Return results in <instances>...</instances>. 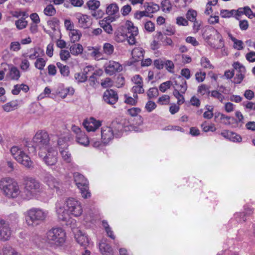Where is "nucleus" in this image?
<instances>
[{
	"label": "nucleus",
	"mask_w": 255,
	"mask_h": 255,
	"mask_svg": "<svg viewBox=\"0 0 255 255\" xmlns=\"http://www.w3.org/2000/svg\"><path fill=\"white\" fill-rule=\"evenodd\" d=\"M0 189L8 198L15 199L20 195L21 191L18 183L11 178H2L0 180Z\"/></svg>",
	"instance_id": "nucleus-1"
},
{
	"label": "nucleus",
	"mask_w": 255,
	"mask_h": 255,
	"mask_svg": "<svg viewBox=\"0 0 255 255\" xmlns=\"http://www.w3.org/2000/svg\"><path fill=\"white\" fill-rule=\"evenodd\" d=\"M126 26L127 33H125L120 29L118 30L115 33V40L117 42H123L127 40L129 44L133 45L136 42L135 37L138 33V28L130 21L126 22Z\"/></svg>",
	"instance_id": "nucleus-2"
},
{
	"label": "nucleus",
	"mask_w": 255,
	"mask_h": 255,
	"mask_svg": "<svg viewBox=\"0 0 255 255\" xmlns=\"http://www.w3.org/2000/svg\"><path fill=\"white\" fill-rule=\"evenodd\" d=\"M24 186L21 197L25 199H30L42 191V184L38 180L32 177H26Z\"/></svg>",
	"instance_id": "nucleus-3"
},
{
	"label": "nucleus",
	"mask_w": 255,
	"mask_h": 255,
	"mask_svg": "<svg viewBox=\"0 0 255 255\" xmlns=\"http://www.w3.org/2000/svg\"><path fill=\"white\" fill-rule=\"evenodd\" d=\"M48 211L40 208H32L25 213L26 222L29 226H35L46 218Z\"/></svg>",
	"instance_id": "nucleus-4"
},
{
	"label": "nucleus",
	"mask_w": 255,
	"mask_h": 255,
	"mask_svg": "<svg viewBox=\"0 0 255 255\" xmlns=\"http://www.w3.org/2000/svg\"><path fill=\"white\" fill-rule=\"evenodd\" d=\"M66 237V233L62 228H52L46 233V241L51 245L60 247L65 242Z\"/></svg>",
	"instance_id": "nucleus-5"
},
{
	"label": "nucleus",
	"mask_w": 255,
	"mask_h": 255,
	"mask_svg": "<svg viewBox=\"0 0 255 255\" xmlns=\"http://www.w3.org/2000/svg\"><path fill=\"white\" fill-rule=\"evenodd\" d=\"M50 138L48 133L43 130L38 131L32 139V149H38L39 151L46 150L50 147Z\"/></svg>",
	"instance_id": "nucleus-6"
},
{
	"label": "nucleus",
	"mask_w": 255,
	"mask_h": 255,
	"mask_svg": "<svg viewBox=\"0 0 255 255\" xmlns=\"http://www.w3.org/2000/svg\"><path fill=\"white\" fill-rule=\"evenodd\" d=\"M11 155L19 163L28 169H32L34 164L30 157L18 146H13L10 150Z\"/></svg>",
	"instance_id": "nucleus-7"
},
{
	"label": "nucleus",
	"mask_w": 255,
	"mask_h": 255,
	"mask_svg": "<svg viewBox=\"0 0 255 255\" xmlns=\"http://www.w3.org/2000/svg\"><path fill=\"white\" fill-rule=\"evenodd\" d=\"M73 177L76 185L80 190L82 197L87 198L90 197L88 182L84 176L78 172H75L73 174Z\"/></svg>",
	"instance_id": "nucleus-8"
},
{
	"label": "nucleus",
	"mask_w": 255,
	"mask_h": 255,
	"mask_svg": "<svg viewBox=\"0 0 255 255\" xmlns=\"http://www.w3.org/2000/svg\"><path fill=\"white\" fill-rule=\"evenodd\" d=\"M39 155L48 166L54 165L58 161L57 151L52 147L46 150L39 151Z\"/></svg>",
	"instance_id": "nucleus-9"
},
{
	"label": "nucleus",
	"mask_w": 255,
	"mask_h": 255,
	"mask_svg": "<svg viewBox=\"0 0 255 255\" xmlns=\"http://www.w3.org/2000/svg\"><path fill=\"white\" fill-rule=\"evenodd\" d=\"M67 208L70 214L74 217H79L83 213V208L81 203L74 198H69L65 202Z\"/></svg>",
	"instance_id": "nucleus-10"
},
{
	"label": "nucleus",
	"mask_w": 255,
	"mask_h": 255,
	"mask_svg": "<svg viewBox=\"0 0 255 255\" xmlns=\"http://www.w3.org/2000/svg\"><path fill=\"white\" fill-rule=\"evenodd\" d=\"M11 235V230L9 224L4 220L0 219V241H8Z\"/></svg>",
	"instance_id": "nucleus-11"
},
{
	"label": "nucleus",
	"mask_w": 255,
	"mask_h": 255,
	"mask_svg": "<svg viewBox=\"0 0 255 255\" xmlns=\"http://www.w3.org/2000/svg\"><path fill=\"white\" fill-rule=\"evenodd\" d=\"M44 180L45 183L50 189L55 190L57 192L60 190L62 183L51 174H46Z\"/></svg>",
	"instance_id": "nucleus-12"
},
{
	"label": "nucleus",
	"mask_w": 255,
	"mask_h": 255,
	"mask_svg": "<svg viewBox=\"0 0 255 255\" xmlns=\"http://www.w3.org/2000/svg\"><path fill=\"white\" fill-rule=\"evenodd\" d=\"M104 67L105 72L110 76L116 72H120L123 70L122 65L119 62L112 60L106 63Z\"/></svg>",
	"instance_id": "nucleus-13"
},
{
	"label": "nucleus",
	"mask_w": 255,
	"mask_h": 255,
	"mask_svg": "<svg viewBox=\"0 0 255 255\" xmlns=\"http://www.w3.org/2000/svg\"><path fill=\"white\" fill-rule=\"evenodd\" d=\"M83 125L88 131H95L101 126L102 124L101 121L91 117L85 120Z\"/></svg>",
	"instance_id": "nucleus-14"
},
{
	"label": "nucleus",
	"mask_w": 255,
	"mask_h": 255,
	"mask_svg": "<svg viewBox=\"0 0 255 255\" xmlns=\"http://www.w3.org/2000/svg\"><path fill=\"white\" fill-rule=\"evenodd\" d=\"M234 68L237 71L236 77L234 79V83L235 84H240L244 78V75L246 73L245 67L239 62H235L233 64Z\"/></svg>",
	"instance_id": "nucleus-15"
},
{
	"label": "nucleus",
	"mask_w": 255,
	"mask_h": 255,
	"mask_svg": "<svg viewBox=\"0 0 255 255\" xmlns=\"http://www.w3.org/2000/svg\"><path fill=\"white\" fill-rule=\"evenodd\" d=\"M103 98L107 104L114 105L117 102L119 97L116 91L112 89H108L104 92Z\"/></svg>",
	"instance_id": "nucleus-16"
},
{
	"label": "nucleus",
	"mask_w": 255,
	"mask_h": 255,
	"mask_svg": "<svg viewBox=\"0 0 255 255\" xmlns=\"http://www.w3.org/2000/svg\"><path fill=\"white\" fill-rule=\"evenodd\" d=\"M66 205L57 203L56 204V213L58 219L63 221H66L71 215L69 210L65 209Z\"/></svg>",
	"instance_id": "nucleus-17"
},
{
	"label": "nucleus",
	"mask_w": 255,
	"mask_h": 255,
	"mask_svg": "<svg viewBox=\"0 0 255 255\" xmlns=\"http://www.w3.org/2000/svg\"><path fill=\"white\" fill-rule=\"evenodd\" d=\"M214 37L215 41H213L212 39H211L209 41V44L212 47L218 49L224 46L223 37L217 30H215Z\"/></svg>",
	"instance_id": "nucleus-18"
},
{
	"label": "nucleus",
	"mask_w": 255,
	"mask_h": 255,
	"mask_svg": "<svg viewBox=\"0 0 255 255\" xmlns=\"http://www.w3.org/2000/svg\"><path fill=\"white\" fill-rule=\"evenodd\" d=\"M115 135L114 130L109 127H104L101 128V137L103 142L108 143Z\"/></svg>",
	"instance_id": "nucleus-19"
},
{
	"label": "nucleus",
	"mask_w": 255,
	"mask_h": 255,
	"mask_svg": "<svg viewBox=\"0 0 255 255\" xmlns=\"http://www.w3.org/2000/svg\"><path fill=\"white\" fill-rule=\"evenodd\" d=\"M178 80L174 81L175 87L174 89H177L179 92H181L182 94H185L187 89V84L186 80L180 76L178 77Z\"/></svg>",
	"instance_id": "nucleus-20"
},
{
	"label": "nucleus",
	"mask_w": 255,
	"mask_h": 255,
	"mask_svg": "<svg viewBox=\"0 0 255 255\" xmlns=\"http://www.w3.org/2000/svg\"><path fill=\"white\" fill-rule=\"evenodd\" d=\"M75 238L77 243L81 246L86 248L89 245V239L85 234L81 231H78L75 235Z\"/></svg>",
	"instance_id": "nucleus-21"
},
{
	"label": "nucleus",
	"mask_w": 255,
	"mask_h": 255,
	"mask_svg": "<svg viewBox=\"0 0 255 255\" xmlns=\"http://www.w3.org/2000/svg\"><path fill=\"white\" fill-rule=\"evenodd\" d=\"M76 18L80 27L86 28L90 25V22L89 21V17L87 15L78 13L76 15Z\"/></svg>",
	"instance_id": "nucleus-22"
},
{
	"label": "nucleus",
	"mask_w": 255,
	"mask_h": 255,
	"mask_svg": "<svg viewBox=\"0 0 255 255\" xmlns=\"http://www.w3.org/2000/svg\"><path fill=\"white\" fill-rule=\"evenodd\" d=\"M99 249L103 255H113V251L112 247L106 242L105 240H102L99 244Z\"/></svg>",
	"instance_id": "nucleus-23"
},
{
	"label": "nucleus",
	"mask_w": 255,
	"mask_h": 255,
	"mask_svg": "<svg viewBox=\"0 0 255 255\" xmlns=\"http://www.w3.org/2000/svg\"><path fill=\"white\" fill-rule=\"evenodd\" d=\"M155 37L159 40H160L164 45H169L172 47L173 46V43L172 39L167 37L165 34H163L161 32H158Z\"/></svg>",
	"instance_id": "nucleus-24"
},
{
	"label": "nucleus",
	"mask_w": 255,
	"mask_h": 255,
	"mask_svg": "<svg viewBox=\"0 0 255 255\" xmlns=\"http://www.w3.org/2000/svg\"><path fill=\"white\" fill-rule=\"evenodd\" d=\"M59 151L62 159L66 162L70 163L71 161L72 157L71 153L68 150V144H66L63 147H60Z\"/></svg>",
	"instance_id": "nucleus-25"
},
{
	"label": "nucleus",
	"mask_w": 255,
	"mask_h": 255,
	"mask_svg": "<svg viewBox=\"0 0 255 255\" xmlns=\"http://www.w3.org/2000/svg\"><path fill=\"white\" fill-rule=\"evenodd\" d=\"M75 138L76 142L81 145L87 146L89 144V138L84 131L76 135Z\"/></svg>",
	"instance_id": "nucleus-26"
},
{
	"label": "nucleus",
	"mask_w": 255,
	"mask_h": 255,
	"mask_svg": "<svg viewBox=\"0 0 255 255\" xmlns=\"http://www.w3.org/2000/svg\"><path fill=\"white\" fill-rule=\"evenodd\" d=\"M69 50L70 53L75 56L81 54L83 50V46L79 43H72L71 45H69Z\"/></svg>",
	"instance_id": "nucleus-27"
},
{
	"label": "nucleus",
	"mask_w": 255,
	"mask_h": 255,
	"mask_svg": "<svg viewBox=\"0 0 255 255\" xmlns=\"http://www.w3.org/2000/svg\"><path fill=\"white\" fill-rule=\"evenodd\" d=\"M7 69L9 70V76L11 80H17L20 76V72L17 67L9 65Z\"/></svg>",
	"instance_id": "nucleus-28"
},
{
	"label": "nucleus",
	"mask_w": 255,
	"mask_h": 255,
	"mask_svg": "<svg viewBox=\"0 0 255 255\" xmlns=\"http://www.w3.org/2000/svg\"><path fill=\"white\" fill-rule=\"evenodd\" d=\"M69 35L70 36V42L72 43H74L79 41L81 38L82 34L80 30L74 29L69 31Z\"/></svg>",
	"instance_id": "nucleus-29"
},
{
	"label": "nucleus",
	"mask_w": 255,
	"mask_h": 255,
	"mask_svg": "<svg viewBox=\"0 0 255 255\" xmlns=\"http://www.w3.org/2000/svg\"><path fill=\"white\" fill-rule=\"evenodd\" d=\"M3 255H22L12 247L6 245L2 248Z\"/></svg>",
	"instance_id": "nucleus-30"
},
{
	"label": "nucleus",
	"mask_w": 255,
	"mask_h": 255,
	"mask_svg": "<svg viewBox=\"0 0 255 255\" xmlns=\"http://www.w3.org/2000/svg\"><path fill=\"white\" fill-rule=\"evenodd\" d=\"M144 53V51L142 48L136 47L132 50L131 55L132 57L137 60L143 57Z\"/></svg>",
	"instance_id": "nucleus-31"
},
{
	"label": "nucleus",
	"mask_w": 255,
	"mask_h": 255,
	"mask_svg": "<svg viewBox=\"0 0 255 255\" xmlns=\"http://www.w3.org/2000/svg\"><path fill=\"white\" fill-rule=\"evenodd\" d=\"M18 106L16 100L10 101L2 106L3 110L6 112L12 111L17 108Z\"/></svg>",
	"instance_id": "nucleus-32"
},
{
	"label": "nucleus",
	"mask_w": 255,
	"mask_h": 255,
	"mask_svg": "<svg viewBox=\"0 0 255 255\" xmlns=\"http://www.w3.org/2000/svg\"><path fill=\"white\" fill-rule=\"evenodd\" d=\"M119 12V7L116 3H111L109 5L106 9V13L109 15L116 14Z\"/></svg>",
	"instance_id": "nucleus-33"
},
{
	"label": "nucleus",
	"mask_w": 255,
	"mask_h": 255,
	"mask_svg": "<svg viewBox=\"0 0 255 255\" xmlns=\"http://www.w3.org/2000/svg\"><path fill=\"white\" fill-rule=\"evenodd\" d=\"M114 127L115 135L116 137L120 136L121 134L127 129H125L123 125L120 123H115L113 124Z\"/></svg>",
	"instance_id": "nucleus-34"
},
{
	"label": "nucleus",
	"mask_w": 255,
	"mask_h": 255,
	"mask_svg": "<svg viewBox=\"0 0 255 255\" xmlns=\"http://www.w3.org/2000/svg\"><path fill=\"white\" fill-rule=\"evenodd\" d=\"M216 118H219L221 122L226 125H230L231 124V117L227 116L222 113H219L215 115Z\"/></svg>",
	"instance_id": "nucleus-35"
},
{
	"label": "nucleus",
	"mask_w": 255,
	"mask_h": 255,
	"mask_svg": "<svg viewBox=\"0 0 255 255\" xmlns=\"http://www.w3.org/2000/svg\"><path fill=\"white\" fill-rule=\"evenodd\" d=\"M57 67L59 69L61 74L64 76H68L69 74V67L66 65H64L60 62H57L56 63Z\"/></svg>",
	"instance_id": "nucleus-36"
},
{
	"label": "nucleus",
	"mask_w": 255,
	"mask_h": 255,
	"mask_svg": "<svg viewBox=\"0 0 255 255\" xmlns=\"http://www.w3.org/2000/svg\"><path fill=\"white\" fill-rule=\"evenodd\" d=\"M27 21L25 20V18H24V17H21L15 22V26L18 30L25 28L27 26Z\"/></svg>",
	"instance_id": "nucleus-37"
},
{
	"label": "nucleus",
	"mask_w": 255,
	"mask_h": 255,
	"mask_svg": "<svg viewBox=\"0 0 255 255\" xmlns=\"http://www.w3.org/2000/svg\"><path fill=\"white\" fill-rule=\"evenodd\" d=\"M92 51L91 53V56L97 60H99L103 59L102 57V53L100 51V49L97 47H92Z\"/></svg>",
	"instance_id": "nucleus-38"
},
{
	"label": "nucleus",
	"mask_w": 255,
	"mask_h": 255,
	"mask_svg": "<svg viewBox=\"0 0 255 255\" xmlns=\"http://www.w3.org/2000/svg\"><path fill=\"white\" fill-rule=\"evenodd\" d=\"M174 96L177 99V104L178 105H181L185 102L183 94L179 92L177 89H174L173 92Z\"/></svg>",
	"instance_id": "nucleus-39"
},
{
	"label": "nucleus",
	"mask_w": 255,
	"mask_h": 255,
	"mask_svg": "<svg viewBox=\"0 0 255 255\" xmlns=\"http://www.w3.org/2000/svg\"><path fill=\"white\" fill-rule=\"evenodd\" d=\"M101 27L108 34H111L113 32V28L110 23H107L105 20H101L99 22Z\"/></svg>",
	"instance_id": "nucleus-40"
},
{
	"label": "nucleus",
	"mask_w": 255,
	"mask_h": 255,
	"mask_svg": "<svg viewBox=\"0 0 255 255\" xmlns=\"http://www.w3.org/2000/svg\"><path fill=\"white\" fill-rule=\"evenodd\" d=\"M114 47L110 43H106L103 45V51L105 54L110 55L114 52Z\"/></svg>",
	"instance_id": "nucleus-41"
},
{
	"label": "nucleus",
	"mask_w": 255,
	"mask_h": 255,
	"mask_svg": "<svg viewBox=\"0 0 255 255\" xmlns=\"http://www.w3.org/2000/svg\"><path fill=\"white\" fill-rule=\"evenodd\" d=\"M197 92L201 96H204L206 94L209 95L210 93L209 87L206 85L202 84L198 87Z\"/></svg>",
	"instance_id": "nucleus-42"
},
{
	"label": "nucleus",
	"mask_w": 255,
	"mask_h": 255,
	"mask_svg": "<svg viewBox=\"0 0 255 255\" xmlns=\"http://www.w3.org/2000/svg\"><path fill=\"white\" fill-rule=\"evenodd\" d=\"M44 13L47 16H53L56 13V9L52 4H48L44 9Z\"/></svg>",
	"instance_id": "nucleus-43"
},
{
	"label": "nucleus",
	"mask_w": 255,
	"mask_h": 255,
	"mask_svg": "<svg viewBox=\"0 0 255 255\" xmlns=\"http://www.w3.org/2000/svg\"><path fill=\"white\" fill-rule=\"evenodd\" d=\"M201 128L205 132L209 131H214L216 130V128L214 124L208 125L207 122H205L202 124Z\"/></svg>",
	"instance_id": "nucleus-44"
},
{
	"label": "nucleus",
	"mask_w": 255,
	"mask_h": 255,
	"mask_svg": "<svg viewBox=\"0 0 255 255\" xmlns=\"http://www.w3.org/2000/svg\"><path fill=\"white\" fill-rule=\"evenodd\" d=\"M46 64V61L42 58H37L34 63L35 67L39 70H42Z\"/></svg>",
	"instance_id": "nucleus-45"
},
{
	"label": "nucleus",
	"mask_w": 255,
	"mask_h": 255,
	"mask_svg": "<svg viewBox=\"0 0 255 255\" xmlns=\"http://www.w3.org/2000/svg\"><path fill=\"white\" fill-rule=\"evenodd\" d=\"M161 8L164 12H169L172 9L170 1L168 0H163L161 2Z\"/></svg>",
	"instance_id": "nucleus-46"
},
{
	"label": "nucleus",
	"mask_w": 255,
	"mask_h": 255,
	"mask_svg": "<svg viewBox=\"0 0 255 255\" xmlns=\"http://www.w3.org/2000/svg\"><path fill=\"white\" fill-rule=\"evenodd\" d=\"M172 85H173V83L171 81H167L165 82L161 83L160 85V86L159 87V89L161 92L164 93L167 89L170 88L171 86Z\"/></svg>",
	"instance_id": "nucleus-47"
},
{
	"label": "nucleus",
	"mask_w": 255,
	"mask_h": 255,
	"mask_svg": "<svg viewBox=\"0 0 255 255\" xmlns=\"http://www.w3.org/2000/svg\"><path fill=\"white\" fill-rule=\"evenodd\" d=\"M102 225L104 227L107 235L112 239H115V236L113 234V231L111 230L108 223L106 221H103Z\"/></svg>",
	"instance_id": "nucleus-48"
},
{
	"label": "nucleus",
	"mask_w": 255,
	"mask_h": 255,
	"mask_svg": "<svg viewBox=\"0 0 255 255\" xmlns=\"http://www.w3.org/2000/svg\"><path fill=\"white\" fill-rule=\"evenodd\" d=\"M87 4L89 9L95 10L99 7L100 3L98 0H91L87 2Z\"/></svg>",
	"instance_id": "nucleus-49"
},
{
	"label": "nucleus",
	"mask_w": 255,
	"mask_h": 255,
	"mask_svg": "<svg viewBox=\"0 0 255 255\" xmlns=\"http://www.w3.org/2000/svg\"><path fill=\"white\" fill-rule=\"evenodd\" d=\"M197 13L194 10H189L187 13L186 17L188 20L193 22L196 20Z\"/></svg>",
	"instance_id": "nucleus-50"
},
{
	"label": "nucleus",
	"mask_w": 255,
	"mask_h": 255,
	"mask_svg": "<svg viewBox=\"0 0 255 255\" xmlns=\"http://www.w3.org/2000/svg\"><path fill=\"white\" fill-rule=\"evenodd\" d=\"M201 65L205 68L213 69V66L210 63V60L206 57H202L201 59Z\"/></svg>",
	"instance_id": "nucleus-51"
},
{
	"label": "nucleus",
	"mask_w": 255,
	"mask_h": 255,
	"mask_svg": "<svg viewBox=\"0 0 255 255\" xmlns=\"http://www.w3.org/2000/svg\"><path fill=\"white\" fill-rule=\"evenodd\" d=\"M74 77L78 82H84L87 79V76L83 72L82 73H76Z\"/></svg>",
	"instance_id": "nucleus-52"
},
{
	"label": "nucleus",
	"mask_w": 255,
	"mask_h": 255,
	"mask_svg": "<svg viewBox=\"0 0 255 255\" xmlns=\"http://www.w3.org/2000/svg\"><path fill=\"white\" fill-rule=\"evenodd\" d=\"M164 66H165L166 69L169 72L173 73L174 69V64L173 62L169 60L164 61Z\"/></svg>",
	"instance_id": "nucleus-53"
},
{
	"label": "nucleus",
	"mask_w": 255,
	"mask_h": 255,
	"mask_svg": "<svg viewBox=\"0 0 255 255\" xmlns=\"http://www.w3.org/2000/svg\"><path fill=\"white\" fill-rule=\"evenodd\" d=\"M149 99L156 98L158 95V90L156 88H150L147 93Z\"/></svg>",
	"instance_id": "nucleus-54"
},
{
	"label": "nucleus",
	"mask_w": 255,
	"mask_h": 255,
	"mask_svg": "<svg viewBox=\"0 0 255 255\" xmlns=\"http://www.w3.org/2000/svg\"><path fill=\"white\" fill-rule=\"evenodd\" d=\"M235 12V10H229L227 9H222L221 10L220 14L223 18H229L231 17Z\"/></svg>",
	"instance_id": "nucleus-55"
},
{
	"label": "nucleus",
	"mask_w": 255,
	"mask_h": 255,
	"mask_svg": "<svg viewBox=\"0 0 255 255\" xmlns=\"http://www.w3.org/2000/svg\"><path fill=\"white\" fill-rule=\"evenodd\" d=\"M170 102V97L167 95H164L160 97L157 103L160 105H167Z\"/></svg>",
	"instance_id": "nucleus-56"
},
{
	"label": "nucleus",
	"mask_w": 255,
	"mask_h": 255,
	"mask_svg": "<svg viewBox=\"0 0 255 255\" xmlns=\"http://www.w3.org/2000/svg\"><path fill=\"white\" fill-rule=\"evenodd\" d=\"M211 96L219 100L221 102H223L225 97L224 96L218 91L214 90L211 92Z\"/></svg>",
	"instance_id": "nucleus-57"
},
{
	"label": "nucleus",
	"mask_w": 255,
	"mask_h": 255,
	"mask_svg": "<svg viewBox=\"0 0 255 255\" xmlns=\"http://www.w3.org/2000/svg\"><path fill=\"white\" fill-rule=\"evenodd\" d=\"M70 51L67 50H61L60 52V57L62 61H67L70 57Z\"/></svg>",
	"instance_id": "nucleus-58"
},
{
	"label": "nucleus",
	"mask_w": 255,
	"mask_h": 255,
	"mask_svg": "<svg viewBox=\"0 0 255 255\" xmlns=\"http://www.w3.org/2000/svg\"><path fill=\"white\" fill-rule=\"evenodd\" d=\"M242 137L236 133L232 131L229 139L233 142H240L242 141Z\"/></svg>",
	"instance_id": "nucleus-59"
},
{
	"label": "nucleus",
	"mask_w": 255,
	"mask_h": 255,
	"mask_svg": "<svg viewBox=\"0 0 255 255\" xmlns=\"http://www.w3.org/2000/svg\"><path fill=\"white\" fill-rule=\"evenodd\" d=\"M143 85H135L132 87L131 89V91L133 94L138 93L141 94L143 93L144 92V90L143 88Z\"/></svg>",
	"instance_id": "nucleus-60"
},
{
	"label": "nucleus",
	"mask_w": 255,
	"mask_h": 255,
	"mask_svg": "<svg viewBox=\"0 0 255 255\" xmlns=\"http://www.w3.org/2000/svg\"><path fill=\"white\" fill-rule=\"evenodd\" d=\"M101 85L103 88L110 87L113 86V81L111 78H106L102 80Z\"/></svg>",
	"instance_id": "nucleus-61"
},
{
	"label": "nucleus",
	"mask_w": 255,
	"mask_h": 255,
	"mask_svg": "<svg viewBox=\"0 0 255 255\" xmlns=\"http://www.w3.org/2000/svg\"><path fill=\"white\" fill-rule=\"evenodd\" d=\"M125 102L128 105L134 106L137 103V100L131 97L128 96L127 95H125Z\"/></svg>",
	"instance_id": "nucleus-62"
},
{
	"label": "nucleus",
	"mask_w": 255,
	"mask_h": 255,
	"mask_svg": "<svg viewBox=\"0 0 255 255\" xmlns=\"http://www.w3.org/2000/svg\"><path fill=\"white\" fill-rule=\"evenodd\" d=\"M156 107V104L151 101H149L147 102L145 105V109L148 112H151Z\"/></svg>",
	"instance_id": "nucleus-63"
},
{
	"label": "nucleus",
	"mask_w": 255,
	"mask_h": 255,
	"mask_svg": "<svg viewBox=\"0 0 255 255\" xmlns=\"http://www.w3.org/2000/svg\"><path fill=\"white\" fill-rule=\"evenodd\" d=\"M144 28L149 32H153L155 29L154 24L151 21H148L144 24Z\"/></svg>",
	"instance_id": "nucleus-64"
}]
</instances>
